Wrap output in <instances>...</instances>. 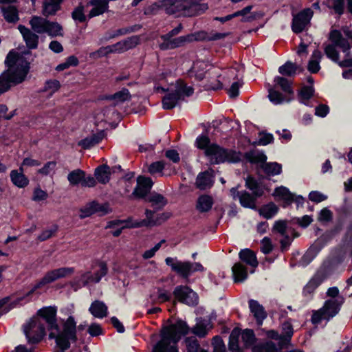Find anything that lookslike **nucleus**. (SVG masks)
<instances>
[{
	"mask_svg": "<svg viewBox=\"0 0 352 352\" xmlns=\"http://www.w3.org/2000/svg\"><path fill=\"white\" fill-rule=\"evenodd\" d=\"M56 315L55 307H44L38 310L37 315L23 325V331L29 343L36 344L42 340L45 335V324L47 325L50 331V338H55L56 346L62 351L69 349L71 342H76L74 318L69 316L60 331L56 322Z\"/></svg>",
	"mask_w": 352,
	"mask_h": 352,
	"instance_id": "obj_1",
	"label": "nucleus"
},
{
	"mask_svg": "<svg viewBox=\"0 0 352 352\" xmlns=\"http://www.w3.org/2000/svg\"><path fill=\"white\" fill-rule=\"evenodd\" d=\"M8 69L0 75V94L7 91L13 85L21 83L28 73V63L17 53L10 52L6 58Z\"/></svg>",
	"mask_w": 352,
	"mask_h": 352,
	"instance_id": "obj_2",
	"label": "nucleus"
},
{
	"mask_svg": "<svg viewBox=\"0 0 352 352\" xmlns=\"http://www.w3.org/2000/svg\"><path fill=\"white\" fill-rule=\"evenodd\" d=\"M329 41L330 43L324 45V51L325 55L330 60L338 65H339V62H341L337 48L344 54V58L350 56L351 54L350 41H352V30L349 28L331 30L329 34Z\"/></svg>",
	"mask_w": 352,
	"mask_h": 352,
	"instance_id": "obj_3",
	"label": "nucleus"
},
{
	"mask_svg": "<svg viewBox=\"0 0 352 352\" xmlns=\"http://www.w3.org/2000/svg\"><path fill=\"white\" fill-rule=\"evenodd\" d=\"M188 332V327L182 320L165 326L161 331V340L154 346L153 352H178L177 342Z\"/></svg>",
	"mask_w": 352,
	"mask_h": 352,
	"instance_id": "obj_4",
	"label": "nucleus"
},
{
	"mask_svg": "<svg viewBox=\"0 0 352 352\" xmlns=\"http://www.w3.org/2000/svg\"><path fill=\"white\" fill-rule=\"evenodd\" d=\"M193 94V88L186 85L182 80L177 82L174 91L167 94L163 98L162 106L164 109H171L177 105L186 97H189Z\"/></svg>",
	"mask_w": 352,
	"mask_h": 352,
	"instance_id": "obj_5",
	"label": "nucleus"
},
{
	"mask_svg": "<svg viewBox=\"0 0 352 352\" xmlns=\"http://www.w3.org/2000/svg\"><path fill=\"white\" fill-rule=\"evenodd\" d=\"M211 164H219L225 162H237L241 160V154L234 151H228L212 144L205 152Z\"/></svg>",
	"mask_w": 352,
	"mask_h": 352,
	"instance_id": "obj_6",
	"label": "nucleus"
},
{
	"mask_svg": "<svg viewBox=\"0 0 352 352\" xmlns=\"http://www.w3.org/2000/svg\"><path fill=\"white\" fill-rule=\"evenodd\" d=\"M146 219L140 221L132 222L131 219L129 218L126 220L113 221L109 223V226L111 227L113 224H119L126 223L124 227L127 228H140L142 226H155L160 225L169 218L168 213L155 214V211L146 209L145 211Z\"/></svg>",
	"mask_w": 352,
	"mask_h": 352,
	"instance_id": "obj_7",
	"label": "nucleus"
},
{
	"mask_svg": "<svg viewBox=\"0 0 352 352\" xmlns=\"http://www.w3.org/2000/svg\"><path fill=\"white\" fill-rule=\"evenodd\" d=\"M165 263L170 267L172 271L185 279H188L195 272H203L204 270V267L199 263L181 261L176 258L167 257L165 259Z\"/></svg>",
	"mask_w": 352,
	"mask_h": 352,
	"instance_id": "obj_8",
	"label": "nucleus"
},
{
	"mask_svg": "<svg viewBox=\"0 0 352 352\" xmlns=\"http://www.w3.org/2000/svg\"><path fill=\"white\" fill-rule=\"evenodd\" d=\"M342 303L340 298L338 300H327L323 307L313 314L311 318L312 322L318 324L322 320H329L333 318L338 313Z\"/></svg>",
	"mask_w": 352,
	"mask_h": 352,
	"instance_id": "obj_9",
	"label": "nucleus"
},
{
	"mask_svg": "<svg viewBox=\"0 0 352 352\" xmlns=\"http://www.w3.org/2000/svg\"><path fill=\"white\" fill-rule=\"evenodd\" d=\"M74 272L73 267H63L48 271L43 277L32 287L28 293V296L31 295L35 290L43 287L45 285L50 284L58 279L65 278L72 275Z\"/></svg>",
	"mask_w": 352,
	"mask_h": 352,
	"instance_id": "obj_10",
	"label": "nucleus"
},
{
	"mask_svg": "<svg viewBox=\"0 0 352 352\" xmlns=\"http://www.w3.org/2000/svg\"><path fill=\"white\" fill-rule=\"evenodd\" d=\"M160 38L162 42L159 44V47L162 50L175 49L183 46L186 43L191 42L195 39L192 34L182 36L177 38H173V36L164 34L161 36Z\"/></svg>",
	"mask_w": 352,
	"mask_h": 352,
	"instance_id": "obj_11",
	"label": "nucleus"
},
{
	"mask_svg": "<svg viewBox=\"0 0 352 352\" xmlns=\"http://www.w3.org/2000/svg\"><path fill=\"white\" fill-rule=\"evenodd\" d=\"M173 294L179 302L190 306L198 303L197 294L187 286H177L175 288Z\"/></svg>",
	"mask_w": 352,
	"mask_h": 352,
	"instance_id": "obj_12",
	"label": "nucleus"
},
{
	"mask_svg": "<svg viewBox=\"0 0 352 352\" xmlns=\"http://www.w3.org/2000/svg\"><path fill=\"white\" fill-rule=\"evenodd\" d=\"M313 14V11L310 8H307L295 15L292 24L293 32L295 33L302 32L309 24Z\"/></svg>",
	"mask_w": 352,
	"mask_h": 352,
	"instance_id": "obj_13",
	"label": "nucleus"
},
{
	"mask_svg": "<svg viewBox=\"0 0 352 352\" xmlns=\"http://www.w3.org/2000/svg\"><path fill=\"white\" fill-rule=\"evenodd\" d=\"M252 160L254 162H262L261 168L267 175H276L281 173V165L276 162L266 163L267 156L263 153H255Z\"/></svg>",
	"mask_w": 352,
	"mask_h": 352,
	"instance_id": "obj_14",
	"label": "nucleus"
},
{
	"mask_svg": "<svg viewBox=\"0 0 352 352\" xmlns=\"http://www.w3.org/2000/svg\"><path fill=\"white\" fill-rule=\"evenodd\" d=\"M153 184V182L151 178L144 176H139L137 178V186L130 197H136L138 199L144 197L149 192Z\"/></svg>",
	"mask_w": 352,
	"mask_h": 352,
	"instance_id": "obj_15",
	"label": "nucleus"
},
{
	"mask_svg": "<svg viewBox=\"0 0 352 352\" xmlns=\"http://www.w3.org/2000/svg\"><path fill=\"white\" fill-rule=\"evenodd\" d=\"M109 209L106 204H99L97 202L92 201L80 209L79 217L80 219L88 217L96 212H99L100 215L109 213Z\"/></svg>",
	"mask_w": 352,
	"mask_h": 352,
	"instance_id": "obj_16",
	"label": "nucleus"
},
{
	"mask_svg": "<svg viewBox=\"0 0 352 352\" xmlns=\"http://www.w3.org/2000/svg\"><path fill=\"white\" fill-rule=\"evenodd\" d=\"M157 6L163 9L167 14H182L186 6V0H162Z\"/></svg>",
	"mask_w": 352,
	"mask_h": 352,
	"instance_id": "obj_17",
	"label": "nucleus"
},
{
	"mask_svg": "<svg viewBox=\"0 0 352 352\" xmlns=\"http://www.w3.org/2000/svg\"><path fill=\"white\" fill-rule=\"evenodd\" d=\"M230 195L234 199H239L241 205L244 208H254L255 199L256 197L251 195L247 191L243 190L239 192L238 188H232L230 189Z\"/></svg>",
	"mask_w": 352,
	"mask_h": 352,
	"instance_id": "obj_18",
	"label": "nucleus"
},
{
	"mask_svg": "<svg viewBox=\"0 0 352 352\" xmlns=\"http://www.w3.org/2000/svg\"><path fill=\"white\" fill-rule=\"evenodd\" d=\"M98 270L91 275L90 272H86L83 274L79 280V285L85 286L90 282L98 283L102 277L105 276L107 273V267L104 263H98Z\"/></svg>",
	"mask_w": 352,
	"mask_h": 352,
	"instance_id": "obj_19",
	"label": "nucleus"
},
{
	"mask_svg": "<svg viewBox=\"0 0 352 352\" xmlns=\"http://www.w3.org/2000/svg\"><path fill=\"white\" fill-rule=\"evenodd\" d=\"M18 29L22 34L27 47L29 49H36L38 44V36L24 25H19Z\"/></svg>",
	"mask_w": 352,
	"mask_h": 352,
	"instance_id": "obj_20",
	"label": "nucleus"
},
{
	"mask_svg": "<svg viewBox=\"0 0 352 352\" xmlns=\"http://www.w3.org/2000/svg\"><path fill=\"white\" fill-rule=\"evenodd\" d=\"M214 184V176L211 171L200 173L196 179V187L201 190L210 188Z\"/></svg>",
	"mask_w": 352,
	"mask_h": 352,
	"instance_id": "obj_21",
	"label": "nucleus"
},
{
	"mask_svg": "<svg viewBox=\"0 0 352 352\" xmlns=\"http://www.w3.org/2000/svg\"><path fill=\"white\" fill-rule=\"evenodd\" d=\"M12 183L19 188H23L28 186L29 179L24 174V168L19 167V170H12L10 173Z\"/></svg>",
	"mask_w": 352,
	"mask_h": 352,
	"instance_id": "obj_22",
	"label": "nucleus"
},
{
	"mask_svg": "<svg viewBox=\"0 0 352 352\" xmlns=\"http://www.w3.org/2000/svg\"><path fill=\"white\" fill-rule=\"evenodd\" d=\"M208 9L206 3H189L186 0L185 9L182 12V15L186 16H192L204 13Z\"/></svg>",
	"mask_w": 352,
	"mask_h": 352,
	"instance_id": "obj_23",
	"label": "nucleus"
},
{
	"mask_svg": "<svg viewBox=\"0 0 352 352\" xmlns=\"http://www.w3.org/2000/svg\"><path fill=\"white\" fill-rule=\"evenodd\" d=\"M139 43L137 36L128 38L127 39L117 43L111 47V52H122L135 47Z\"/></svg>",
	"mask_w": 352,
	"mask_h": 352,
	"instance_id": "obj_24",
	"label": "nucleus"
},
{
	"mask_svg": "<svg viewBox=\"0 0 352 352\" xmlns=\"http://www.w3.org/2000/svg\"><path fill=\"white\" fill-rule=\"evenodd\" d=\"M249 307L251 313L257 321V323L260 325L262 324L263 320L266 318L267 314L264 310V308L256 300H249Z\"/></svg>",
	"mask_w": 352,
	"mask_h": 352,
	"instance_id": "obj_25",
	"label": "nucleus"
},
{
	"mask_svg": "<svg viewBox=\"0 0 352 352\" xmlns=\"http://www.w3.org/2000/svg\"><path fill=\"white\" fill-rule=\"evenodd\" d=\"M107 307L100 300L93 302L89 309V312L96 318H103L107 316Z\"/></svg>",
	"mask_w": 352,
	"mask_h": 352,
	"instance_id": "obj_26",
	"label": "nucleus"
},
{
	"mask_svg": "<svg viewBox=\"0 0 352 352\" xmlns=\"http://www.w3.org/2000/svg\"><path fill=\"white\" fill-rule=\"evenodd\" d=\"M104 132L100 131L96 134H93L92 135L87 137L85 139L80 140L78 142V145L80 146L84 149H88L100 142L101 140L104 138Z\"/></svg>",
	"mask_w": 352,
	"mask_h": 352,
	"instance_id": "obj_27",
	"label": "nucleus"
},
{
	"mask_svg": "<svg viewBox=\"0 0 352 352\" xmlns=\"http://www.w3.org/2000/svg\"><path fill=\"white\" fill-rule=\"evenodd\" d=\"M239 256L242 261L254 268L256 267L258 265L255 253L250 249L241 250Z\"/></svg>",
	"mask_w": 352,
	"mask_h": 352,
	"instance_id": "obj_28",
	"label": "nucleus"
},
{
	"mask_svg": "<svg viewBox=\"0 0 352 352\" xmlns=\"http://www.w3.org/2000/svg\"><path fill=\"white\" fill-rule=\"evenodd\" d=\"M324 277L322 274H316L305 285L303 289L305 296L311 295L316 289L323 282Z\"/></svg>",
	"mask_w": 352,
	"mask_h": 352,
	"instance_id": "obj_29",
	"label": "nucleus"
},
{
	"mask_svg": "<svg viewBox=\"0 0 352 352\" xmlns=\"http://www.w3.org/2000/svg\"><path fill=\"white\" fill-rule=\"evenodd\" d=\"M111 171L109 166L102 165L98 166L94 173L96 180L103 184L109 182Z\"/></svg>",
	"mask_w": 352,
	"mask_h": 352,
	"instance_id": "obj_30",
	"label": "nucleus"
},
{
	"mask_svg": "<svg viewBox=\"0 0 352 352\" xmlns=\"http://www.w3.org/2000/svg\"><path fill=\"white\" fill-rule=\"evenodd\" d=\"M322 58V54L320 51L316 50L313 52L307 66L311 73L316 74L320 69V62Z\"/></svg>",
	"mask_w": 352,
	"mask_h": 352,
	"instance_id": "obj_31",
	"label": "nucleus"
},
{
	"mask_svg": "<svg viewBox=\"0 0 352 352\" xmlns=\"http://www.w3.org/2000/svg\"><path fill=\"white\" fill-rule=\"evenodd\" d=\"M232 272L236 283L243 282L248 278L247 269L241 263H235L232 267Z\"/></svg>",
	"mask_w": 352,
	"mask_h": 352,
	"instance_id": "obj_32",
	"label": "nucleus"
},
{
	"mask_svg": "<svg viewBox=\"0 0 352 352\" xmlns=\"http://www.w3.org/2000/svg\"><path fill=\"white\" fill-rule=\"evenodd\" d=\"M48 20L40 16H33L30 21V25L32 30L38 34H43L46 31Z\"/></svg>",
	"mask_w": 352,
	"mask_h": 352,
	"instance_id": "obj_33",
	"label": "nucleus"
},
{
	"mask_svg": "<svg viewBox=\"0 0 352 352\" xmlns=\"http://www.w3.org/2000/svg\"><path fill=\"white\" fill-rule=\"evenodd\" d=\"M213 205V199L210 196L201 195L197 201L196 208L200 212H205L210 210Z\"/></svg>",
	"mask_w": 352,
	"mask_h": 352,
	"instance_id": "obj_34",
	"label": "nucleus"
},
{
	"mask_svg": "<svg viewBox=\"0 0 352 352\" xmlns=\"http://www.w3.org/2000/svg\"><path fill=\"white\" fill-rule=\"evenodd\" d=\"M62 0H45L43 4V14L45 16L54 14L60 8Z\"/></svg>",
	"mask_w": 352,
	"mask_h": 352,
	"instance_id": "obj_35",
	"label": "nucleus"
},
{
	"mask_svg": "<svg viewBox=\"0 0 352 352\" xmlns=\"http://www.w3.org/2000/svg\"><path fill=\"white\" fill-rule=\"evenodd\" d=\"M273 195L279 199L283 200L287 203H291L294 199V195L292 194L288 188L284 186H280L275 189Z\"/></svg>",
	"mask_w": 352,
	"mask_h": 352,
	"instance_id": "obj_36",
	"label": "nucleus"
},
{
	"mask_svg": "<svg viewBox=\"0 0 352 352\" xmlns=\"http://www.w3.org/2000/svg\"><path fill=\"white\" fill-rule=\"evenodd\" d=\"M245 186L250 189L254 197H258L263 195V190L258 186L256 180L252 177H248L245 179Z\"/></svg>",
	"mask_w": 352,
	"mask_h": 352,
	"instance_id": "obj_37",
	"label": "nucleus"
},
{
	"mask_svg": "<svg viewBox=\"0 0 352 352\" xmlns=\"http://www.w3.org/2000/svg\"><path fill=\"white\" fill-rule=\"evenodd\" d=\"M3 15L9 23H16L19 20V16L16 9L14 6L2 7Z\"/></svg>",
	"mask_w": 352,
	"mask_h": 352,
	"instance_id": "obj_38",
	"label": "nucleus"
},
{
	"mask_svg": "<svg viewBox=\"0 0 352 352\" xmlns=\"http://www.w3.org/2000/svg\"><path fill=\"white\" fill-rule=\"evenodd\" d=\"M148 201L151 203V207L155 210H160L167 204L166 199L160 194H153L148 198Z\"/></svg>",
	"mask_w": 352,
	"mask_h": 352,
	"instance_id": "obj_39",
	"label": "nucleus"
},
{
	"mask_svg": "<svg viewBox=\"0 0 352 352\" xmlns=\"http://www.w3.org/2000/svg\"><path fill=\"white\" fill-rule=\"evenodd\" d=\"M298 69L302 71V69L297 66L295 63L287 61L283 65L279 67L278 72L282 75L292 76L295 75Z\"/></svg>",
	"mask_w": 352,
	"mask_h": 352,
	"instance_id": "obj_40",
	"label": "nucleus"
},
{
	"mask_svg": "<svg viewBox=\"0 0 352 352\" xmlns=\"http://www.w3.org/2000/svg\"><path fill=\"white\" fill-rule=\"evenodd\" d=\"M278 211V206L274 203H270L262 206L259 210V214L266 219L274 217Z\"/></svg>",
	"mask_w": 352,
	"mask_h": 352,
	"instance_id": "obj_41",
	"label": "nucleus"
},
{
	"mask_svg": "<svg viewBox=\"0 0 352 352\" xmlns=\"http://www.w3.org/2000/svg\"><path fill=\"white\" fill-rule=\"evenodd\" d=\"M272 231L280 234L281 236L294 232L292 229L288 228L287 222L285 220L276 221L274 223Z\"/></svg>",
	"mask_w": 352,
	"mask_h": 352,
	"instance_id": "obj_42",
	"label": "nucleus"
},
{
	"mask_svg": "<svg viewBox=\"0 0 352 352\" xmlns=\"http://www.w3.org/2000/svg\"><path fill=\"white\" fill-rule=\"evenodd\" d=\"M85 172L80 169H76L70 172L67 175V179L71 185L76 186L82 184Z\"/></svg>",
	"mask_w": 352,
	"mask_h": 352,
	"instance_id": "obj_43",
	"label": "nucleus"
},
{
	"mask_svg": "<svg viewBox=\"0 0 352 352\" xmlns=\"http://www.w3.org/2000/svg\"><path fill=\"white\" fill-rule=\"evenodd\" d=\"M62 32L63 28L60 24L56 22H51L48 21L45 33H47L50 36L55 37L58 36H63Z\"/></svg>",
	"mask_w": 352,
	"mask_h": 352,
	"instance_id": "obj_44",
	"label": "nucleus"
},
{
	"mask_svg": "<svg viewBox=\"0 0 352 352\" xmlns=\"http://www.w3.org/2000/svg\"><path fill=\"white\" fill-rule=\"evenodd\" d=\"M323 3L339 15L343 13L344 0H325Z\"/></svg>",
	"mask_w": 352,
	"mask_h": 352,
	"instance_id": "obj_45",
	"label": "nucleus"
},
{
	"mask_svg": "<svg viewBox=\"0 0 352 352\" xmlns=\"http://www.w3.org/2000/svg\"><path fill=\"white\" fill-rule=\"evenodd\" d=\"M240 334V331L238 329H234L231 332L229 342L230 351L232 352H240V349L238 343Z\"/></svg>",
	"mask_w": 352,
	"mask_h": 352,
	"instance_id": "obj_46",
	"label": "nucleus"
},
{
	"mask_svg": "<svg viewBox=\"0 0 352 352\" xmlns=\"http://www.w3.org/2000/svg\"><path fill=\"white\" fill-rule=\"evenodd\" d=\"M185 342L187 352H208L199 346L197 340L194 337L187 338Z\"/></svg>",
	"mask_w": 352,
	"mask_h": 352,
	"instance_id": "obj_47",
	"label": "nucleus"
},
{
	"mask_svg": "<svg viewBox=\"0 0 352 352\" xmlns=\"http://www.w3.org/2000/svg\"><path fill=\"white\" fill-rule=\"evenodd\" d=\"M114 101V104H119L131 98V94L127 89H122L121 91L116 92L110 98Z\"/></svg>",
	"mask_w": 352,
	"mask_h": 352,
	"instance_id": "obj_48",
	"label": "nucleus"
},
{
	"mask_svg": "<svg viewBox=\"0 0 352 352\" xmlns=\"http://www.w3.org/2000/svg\"><path fill=\"white\" fill-rule=\"evenodd\" d=\"M274 82L276 83V85L280 87V89L287 94H293L294 91L292 88V82L289 80L280 77V76H276L274 78Z\"/></svg>",
	"mask_w": 352,
	"mask_h": 352,
	"instance_id": "obj_49",
	"label": "nucleus"
},
{
	"mask_svg": "<svg viewBox=\"0 0 352 352\" xmlns=\"http://www.w3.org/2000/svg\"><path fill=\"white\" fill-rule=\"evenodd\" d=\"M253 352H278L274 343L267 342L265 344L257 345L253 348Z\"/></svg>",
	"mask_w": 352,
	"mask_h": 352,
	"instance_id": "obj_50",
	"label": "nucleus"
},
{
	"mask_svg": "<svg viewBox=\"0 0 352 352\" xmlns=\"http://www.w3.org/2000/svg\"><path fill=\"white\" fill-rule=\"evenodd\" d=\"M151 298H153V301L156 303H162L170 300V294L164 289H158L157 292V296L151 295Z\"/></svg>",
	"mask_w": 352,
	"mask_h": 352,
	"instance_id": "obj_51",
	"label": "nucleus"
},
{
	"mask_svg": "<svg viewBox=\"0 0 352 352\" xmlns=\"http://www.w3.org/2000/svg\"><path fill=\"white\" fill-rule=\"evenodd\" d=\"M56 162L54 161L47 162L44 166L37 170V173L43 176L49 175L52 172L55 170Z\"/></svg>",
	"mask_w": 352,
	"mask_h": 352,
	"instance_id": "obj_52",
	"label": "nucleus"
},
{
	"mask_svg": "<svg viewBox=\"0 0 352 352\" xmlns=\"http://www.w3.org/2000/svg\"><path fill=\"white\" fill-rule=\"evenodd\" d=\"M313 94L314 89L312 87H304L299 93V100L304 104H307V101L311 98Z\"/></svg>",
	"mask_w": 352,
	"mask_h": 352,
	"instance_id": "obj_53",
	"label": "nucleus"
},
{
	"mask_svg": "<svg viewBox=\"0 0 352 352\" xmlns=\"http://www.w3.org/2000/svg\"><path fill=\"white\" fill-rule=\"evenodd\" d=\"M241 338L245 346L252 345L255 340L253 331L250 329L244 330L241 333Z\"/></svg>",
	"mask_w": 352,
	"mask_h": 352,
	"instance_id": "obj_54",
	"label": "nucleus"
},
{
	"mask_svg": "<svg viewBox=\"0 0 352 352\" xmlns=\"http://www.w3.org/2000/svg\"><path fill=\"white\" fill-rule=\"evenodd\" d=\"M60 87V82L57 80H49L46 81L44 87L45 91H49L50 94H53L57 91Z\"/></svg>",
	"mask_w": 352,
	"mask_h": 352,
	"instance_id": "obj_55",
	"label": "nucleus"
},
{
	"mask_svg": "<svg viewBox=\"0 0 352 352\" xmlns=\"http://www.w3.org/2000/svg\"><path fill=\"white\" fill-rule=\"evenodd\" d=\"M268 98L274 104H278L284 101V98L280 92L274 90L273 89H269Z\"/></svg>",
	"mask_w": 352,
	"mask_h": 352,
	"instance_id": "obj_56",
	"label": "nucleus"
},
{
	"mask_svg": "<svg viewBox=\"0 0 352 352\" xmlns=\"http://www.w3.org/2000/svg\"><path fill=\"white\" fill-rule=\"evenodd\" d=\"M164 168V163L162 161H158L152 163L148 168V172L151 175L162 174Z\"/></svg>",
	"mask_w": 352,
	"mask_h": 352,
	"instance_id": "obj_57",
	"label": "nucleus"
},
{
	"mask_svg": "<svg viewBox=\"0 0 352 352\" xmlns=\"http://www.w3.org/2000/svg\"><path fill=\"white\" fill-rule=\"evenodd\" d=\"M283 334L282 339L283 340H289L293 335V328L292 325L289 322H285L282 325Z\"/></svg>",
	"mask_w": 352,
	"mask_h": 352,
	"instance_id": "obj_58",
	"label": "nucleus"
},
{
	"mask_svg": "<svg viewBox=\"0 0 352 352\" xmlns=\"http://www.w3.org/2000/svg\"><path fill=\"white\" fill-rule=\"evenodd\" d=\"M212 144L210 143V139L206 135L199 136L196 140V145L200 148L203 149L205 151L206 149Z\"/></svg>",
	"mask_w": 352,
	"mask_h": 352,
	"instance_id": "obj_59",
	"label": "nucleus"
},
{
	"mask_svg": "<svg viewBox=\"0 0 352 352\" xmlns=\"http://www.w3.org/2000/svg\"><path fill=\"white\" fill-rule=\"evenodd\" d=\"M84 7L82 6H78L72 12V18L78 22H84L86 16L84 14Z\"/></svg>",
	"mask_w": 352,
	"mask_h": 352,
	"instance_id": "obj_60",
	"label": "nucleus"
},
{
	"mask_svg": "<svg viewBox=\"0 0 352 352\" xmlns=\"http://www.w3.org/2000/svg\"><path fill=\"white\" fill-rule=\"evenodd\" d=\"M261 246V250L265 254L270 253L273 249V245L270 238L265 237L262 239Z\"/></svg>",
	"mask_w": 352,
	"mask_h": 352,
	"instance_id": "obj_61",
	"label": "nucleus"
},
{
	"mask_svg": "<svg viewBox=\"0 0 352 352\" xmlns=\"http://www.w3.org/2000/svg\"><path fill=\"white\" fill-rule=\"evenodd\" d=\"M327 296L329 298V300H338L341 299L342 302H344V298L340 295L339 289L337 287H332L328 289Z\"/></svg>",
	"mask_w": 352,
	"mask_h": 352,
	"instance_id": "obj_62",
	"label": "nucleus"
},
{
	"mask_svg": "<svg viewBox=\"0 0 352 352\" xmlns=\"http://www.w3.org/2000/svg\"><path fill=\"white\" fill-rule=\"evenodd\" d=\"M309 199L316 203H320L327 199V196L319 191H311L309 195Z\"/></svg>",
	"mask_w": 352,
	"mask_h": 352,
	"instance_id": "obj_63",
	"label": "nucleus"
},
{
	"mask_svg": "<svg viewBox=\"0 0 352 352\" xmlns=\"http://www.w3.org/2000/svg\"><path fill=\"white\" fill-rule=\"evenodd\" d=\"M206 326L203 322L197 323L192 329V332L199 337H204L207 333Z\"/></svg>",
	"mask_w": 352,
	"mask_h": 352,
	"instance_id": "obj_64",
	"label": "nucleus"
}]
</instances>
